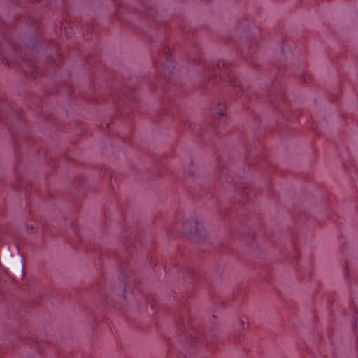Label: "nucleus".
<instances>
[{
  "instance_id": "obj_1",
  "label": "nucleus",
  "mask_w": 358,
  "mask_h": 358,
  "mask_svg": "<svg viewBox=\"0 0 358 358\" xmlns=\"http://www.w3.org/2000/svg\"><path fill=\"white\" fill-rule=\"evenodd\" d=\"M222 69H221V67H220V64H219L217 66V69H213V71L215 72V73H217L220 78L221 79H224V73H225V71H228L227 70V67L226 66V64L224 63H222Z\"/></svg>"
},
{
  "instance_id": "obj_2",
  "label": "nucleus",
  "mask_w": 358,
  "mask_h": 358,
  "mask_svg": "<svg viewBox=\"0 0 358 358\" xmlns=\"http://www.w3.org/2000/svg\"><path fill=\"white\" fill-rule=\"evenodd\" d=\"M164 53L166 55L165 57H166L168 62L170 63L171 65V69H169V66H167L168 64H166V68L169 69V71L171 73H172V71L174 68V66H173V62L172 61V59H171L170 49L168 47L164 48Z\"/></svg>"
},
{
  "instance_id": "obj_3",
  "label": "nucleus",
  "mask_w": 358,
  "mask_h": 358,
  "mask_svg": "<svg viewBox=\"0 0 358 358\" xmlns=\"http://www.w3.org/2000/svg\"><path fill=\"white\" fill-rule=\"evenodd\" d=\"M194 234H200V231L202 227V225L201 224H199L197 220L194 221Z\"/></svg>"
},
{
  "instance_id": "obj_4",
  "label": "nucleus",
  "mask_w": 358,
  "mask_h": 358,
  "mask_svg": "<svg viewBox=\"0 0 358 358\" xmlns=\"http://www.w3.org/2000/svg\"><path fill=\"white\" fill-rule=\"evenodd\" d=\"M218 115L220 116V117H223L225 115V111L224 110H222V108H220L219 109V111H218Z\"/></svg>"
},
{
  "instance_id": "obj_5",
  "label": "nucleus",
  "mask_w": 358,
  "mask_h": 358,
  "mask_svg": "<svg viewBox=\"0 0 358 358\" xmlns=\"http://www.w3.org/2000/svg\"><path fill=\"white\" fill-rule=\"evenodd\" d=\"M345 275L347 278H349V275H350V271H349L348 266L345 267Z\"/></svg>"
},
{
  "instance_id": "obj_6",
  "label": "nucleus",
  "mask_w": 358,
  "mask_h": 358,
  "mask_svg": "<svg viewBox=\"0 0 358 358\" xmlns=\"http://www.w3.org/2000/svg\"><path fill=\"white\" fill-rule=\"evenodd\" d=\"M311 358H326V357H323L322 355H320V357H315V356L311 355Z\"/></svg>"
},
{
  "instance_id": "obj_7",
  "label": "nucleus",
  "mask_w": 358,
  "mask_h": 358,
  "mask_svg": "<svg viewBox=\"0 0 358 358\" xmlns=\"http://www.w3.org/2000/svg\"><path fill=\"white\" fill-rule=\"evenodd\" d=\"M230 83V85H234L232 81H229Z\"/></svg>"
}]
</instances>
